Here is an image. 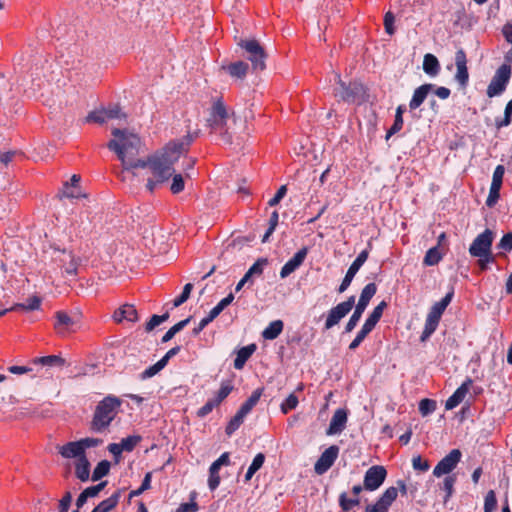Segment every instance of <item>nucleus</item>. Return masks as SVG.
Returning <instances> with one entry per match:
<instances>
[{
  "label": "nucleus",
  "instance_id": "obj_1",
  "mask_svg": "<svg viewBox=\"0 0 512 512\" xmlns=\"http://www.w3.org/2000/svg\"><path fill=\"white\" fill-rule=\"evenodd\" d=\"M197 136L198 132L194 134L188 132L182 140L167 144L161 154L149 157L147 160L135 162L132 166L137 168L149 167L154 178H156L158 182L164 183L175 172L173 167L175 162L178 161L183 153L188 152L191 143Z\"/></svg>",
  "mask_w": 512,
  "mask_h": 512
},
{
  "label": "nucleus",
  "instance_id": "obj_2",
  "mask_svg": "<svg viewBox=\"0 0 512 512\" xmlns=\"http://www.w3.org/2000/svg\"><path fill=\"white\" fill-rule=\"evenodd\" d=\"M236 119L234 113H230L222 98L213 101L208 109L206 126L209 133L214 135L224 144L231 145L235 135L234 125Z\"/></svg>",
  "mask_w": 512,
  "mask_h": 512
},
{
  "label": "nucleus",
  "instance_id": "obj_3",
  "mask_svg": "<svg viewBox=\"0 0 512 512\" xmlns=\"http://www.w3.org/2000/svg\"><path fill=\"white\" fill-rule=\"evenodd\" d=\"M111 133L114 138L107 143V148L117 155L125 169L134 168L133 163L142 161L136 159L141 147L140 137L127 129L114 128Z\"/></svg>",
  "mask_w": 512,
  "mask_h": 512
},
{
  "label": "nucleus",
  "instance_id": "obj_4",
  "mask_svg": "<svg viewBox=\"0 0 512 512\" xmlns=\"http://www.w3.org/2000/svg\"><path fill=\"white\" fill-rule=\"evenodd\" d=\"M121 404V400L116 396L104 397L95 407L89 429L94 433L107 431L118 414Z\"/></svg>",
  "mask_w": 512,
  "mask_h": 512
},
{
  "label": "nucleus",
  "instance_id": "obj_5",
  "mask_svg": "<svg viewBox=\"0 0 512 512\" xmlns=\"http://www.w3.org/2000/svg\"><path fill=\"white\" fill-rule=\"evenodd\" d=\"M493 240L494 233L490 229H485L477 235L469 247V254L478 258V266L482 271L487 269L488 264L495 261L492 254Z\"/></svg>",
  "mask_w": 512,
  "mask_h": 512
},
{
  "label": "nucleus",
  "instance_id": "obj_6",
  "mask_svg": "<svg viewBox=\"0 0 512 512\" xmlns=\"http://www.w3.org/2000/svg\"><path fill=\"white\" fill-rule=\"evenodd\" d=\"M338 87L335 96L347 103H362L366 100V88L358 81L346 83L339 74L336 75Z\"/></svg>",
  "mask_w": 512,
  "mask_h": 512
},
{
  "label": "nucleus",
  "instance_id": "obj_7",
  "mask_svg": "<svg viewBox=\"0 0 512 512\" xmlns=\"http://www.w3.org/2000/svg\"><path fill=\"white\" fill-rule=\"evenodd\" d=\"M377 292V286L375 283H368L361 291L358 303L355 306L354 312L349 318L348 322L345 325L344 332L350 333L357 326L359 320L362 317L363 312L367 308L370 300Z\"/></svg>",
  "mask_w": 512,
  "mask_h": 512
},
{
  "label": "nucleus",
  "instance_id": "obj_8",
  "mask_svg": "<svg viewBox=\"0 0 512 512\" xmlns=\"http://www.w3.org/2000/svg\"><path fill=\"white\" fill-rule=\"evenodd\" d=\"M398 491L402 495L407 494V486L403 480L397 481V487H388L377 499L375 504L367 505L365 512H388L392 503L398 496Z\"/></svg>",
  "mask_w": 512,
  "mask_h": 512
},
{
  "label": "nucleus",
  "instance_id": "obj_9",
  "mask_svg": "<svg viewBox=\"0 0 512 512\" xmlns=\"http://www.w3.org/2000/svg\"><path fill=\"white\" fill-rule=\"evenodd\" d=\"M238 45L245 50L247 59L251 62L254 70L263 71L266 68L267 54L257 40L241 39Z\"/></svg>",
  "mask_w": 512,
  "mask_h": 512
},
{
  "label": "nucleus",
  "instance_id": "obj_10",
  "mask_svg": "<svg viewBox=\"0 0 512 512\" xmlns=\"http://www.w3.org/2000/svg\"><path fill=\"white\" fill-rule=\"evenodd\" d=\"M512 69L507 63H503L495 72L489 85L487 86L486 94L489 98L501 95L511 78Z\"/></svg>",
  "mask_w": 512,
  "mask_h": 512
},
{
  "label": "nucleus",
  "instance_id": "obj_11",
  "mask_svg": "<svg viewBox=\"0 0 512 512\" xmlns=\"http://www.w3.org/2000/svg\"><path fill=\"white\" fill-rule=\"evenodd\" d=\"M52 260L56 263L63 273L69 276H75L78 263L71 251L66 249L53 248Z\"/></svg>",
  "mask_w": 512,
  "mask_h": 512
},
{
  "label": "nucleus",
  "instance_id": "obj_12",
  "mask_svg": "<svg viewBox=\"0 0 512 512\" xmlns=\"http://www.w3.org/2000/svg\"><path fill=\"white\" fill-rule=\"evenodd\" d=\"M355 305V296L352 295L347 298L346 301H343L333 307L326 318L325 321V329L329 330L333 326L337 325L342 318H344L354 307Z\"/></svg>",
  "mask_w": 512,
  "mask_h": 512
},
{
  "label": "nucleus",
  "instance_id": "obj_13",
  "mask_svg": "<svg viewBox=\"0 0 512 512\" xmlns=\"http://www.w3.org/2000/svg\"><path fill=\"white\" fill-rule=\"evenodd\" d=\"M387 470L382 465L371 466L364 475V489L367 491L377 490L385 481Z\"/></svg>",
  "mask_w": 512,
  "mask_h": 512
},
{
  "label": "nucleus",
  "instance_id": "obj_14",
  "mask_svg": "<svg viewBox=\"0 0 512 512\" xmlns=\"http://www.w3.org/2000/svg\"><path fill=\"white\" fill-rule=\"evenodd\" d=\"M462 453L459 449L451 450L444 458H442L433 469V475L440 477L444 474L452 472L461 460Z\"/></svg>",
  "mask_w": 512,
  "mask_h": 512
},
{
  "label": "nucleus",
  "instance_id": "obj_15",
  "mask_svg": "<svg viewBox=\"0 0 512 512\" xmlns=\"http://www.w3.org/2000/svg\"><path fill=\"white\" fill-rule=\"evenodd\" d=\"M369 256V251L367 249L361 251L356 259L352 262L350 267L348 268L345 277L343 278L339 288L338 292L343 293L348 289L350 286L354 276L359 271V269L362 267V265L366 262Z\"/></svg>",
  "mask_w": 512,
  "mask_h": 512
},
{
  "label": "nucleus",
  "instance_id": "obj_16",
  "mask_svg": "<svg viewBox=\"0 0 512 512\" xmlns=\"http://www.w3.org/2000/svg\"><path fill=\"white\" fill-rule=\"evenodd\" d=\"M455 65L457 69L454 76L455 81L462 88H465L469 82V72L467 68L466 52L462 48L458 49L455 53Z\"/></svg>",
  "mask_w": 512,
  "mask_h": 512
},
{
  "label": "nucleus",
  "instance_id": "obj_17",
  "mask_svg": "<svg viewBox=\"0 0 512 512\" xmlns=\"http://www.w3.org/2000/svg\"><path fill=\"white\" fill-rule=\"evenodd\" d=\"M339 455V447L337 445H331L328 447L319 457L315 463L314 469L317 474H323L328 471Z\"/></svg>",
  "mask_w": 512,
  "mask_h": 512
},
{
  "label": "nucleus",
  "instance_id": "obj_18",
  "mask_svg": "<svg viewBox=\"0 0 512 512\" xmlns=\"http://www.w3.org/2000/svg\"><path fill=\"white\" fill-rule=\"evenodd\" d=\"M308 254V247H302L297 251L292 258H290L281 268L280 277L286 278L298 269L304 262Z\"/></svg>",
  "mask_w": 512,
  "mask_h": 512
},
{
  "label": "nucleus",
  "instance_id": "obj_19",
  "mask_svg": "<svg viewBox=\"0 0 512 512\" xmlns=\"http://www.w3.org/2000/svg\"><path fill=\"white\" fill-rule=\"evenodd\" d=\"M56 322L55 329L60 334H65L70 331H74L75 327L78 325L79 317L70 316L68 313L64 311L56 312Z\"/></svg>",
  "mask_w": 512,
  "mask_h": 512
},
{
  "label": "nucleus",
  "instance_id": "obj_20",
  "mask_svg": "<svg viewBox=\"0 0 512 512\" xmlns=\"http://www.w3.org/2000/svg\"><path fill=\"white\" fill-rule=\"evenodd\" d=\"M473 381L471 378H467L455 391L454 393L446 400L445 409L452 410L457 407L466 397L470 386Z\"/></svg>",
  "mask_w": 512,
  "mask_h": 512
},
{
  "label": "nucleus",
  "instance_id": "obj_21",
  "mask_svg": "<svg viewBox=\"0 0 512 512\" xmlns=\"http://www.w3.org/2000/svg\"><path fill=\"white\" fill-rule=\"evenodd\" d=\"M347 423V411L345 409H337L330 421L329 427L326 431L327 435H334L342 432Z\"/></svg>",
  "mask_w": 512,
  "mask_h": 512
},
{
  "label": "nucleus",
  "instance_id": "obj_22",
  "mask_svg": "<svg viewBox=\"0 0 512 512\" xmlns=\"http://www.w3.org/2000/svg\"><path fill=\"white\" fill-rule=\"evenodd\" d=\"M434 87L435 85L431 83H426L417 87L414 90L412 98L409 102L410 110H416L419 108L427 98L428 94L434 89Z\"/></svg>",
  "mask_w": 512,
  "mask_h": 512
},
{
  "label": "nucleus",
  "instance_id": "obj_23",
  "mask_svg": "<svg viewBox=\"0 0 512 512\" xmlns=\"http://www.w3.org/2000/svg\"><path fill=\"white\" fill-rule=\"evenodd\" d=\"M59 453L64 458H77L80 459L83 456H86L83 448L80 444V441H72L68 442L59 449Z\"/></svg>",
  "mask_w": 512,
  "mask_h": 512
},
{
  "label": "nucleus",
  "instance_id": "obj_24",
  "mask_svg": "<svg viewBox=\"0 0 512 512\" xmlns=\"http://www.w3.org/2000/svg\"><path fill=\"white\" fill-rule=\"evenodd\" d=\"M387 307V303L385 301H381L371 312V314L368 316V318L365 320L364 324L362 325L365 329L368 331H372L376 324L379 322V320L382 317L384 309Z\"/></svg>",
  "mask_w": 512,
  "mask_h": 512
},
{
  "label": "nucleus",
  "instance_id": "obj_25",
  "mask_svg": "<svg viewBox=\"0 0 512 512\" xmlns=\"http://www.w3.org/2000/svg\"><path fill=\"white\" fill-rule=\"evenodd\" d=\"M255 350H256L255 344H249L247 346L240 348L237 351L236 358L234 359V368L237 370H241L244 367L247 360L255 352Z\"/></svg>",
  "mask_w": 512,
  "mask_h": 512
},
{
  "label": "nucleus",
  "instance_id": "obj_26",
  "mask_svg": "<svg viewBox=\"0 0 512 512\" xmlns=\"http://www.w3.org/2000/svg\"><path fill=\"white\" fill-rule=\"evenodd\" d=\"M81 177L79 175L74 174L70 182H66L62 189V194L64 197L67 198H79L81 196L79 183H80Z\"/></svg>",
  "mask_w": 512,
  "mask_h": 512
},
{
  "label": "nucleus",
  "instance_id": "obj_27",
  "mask_svg": "<svg viewBox=\"0 0 512 512\" xmlns=\"http://www.w3.org/2000/svg\"><path fill=\"white\" fill-rule=\"evenodd\" d=\"M122 491L119 489L115 491L110 497L101 501L94 509L93 512H110L119 503Z\"/></svg>",
  "mask_w": 512,
  "mask_h": 512
},
{
  "label": "nucleus",
  "instance_id": "obj_28",
  "mask_svg": "<svg viewBox=\"0 0 512 512\" xmlns=\"http://www.w3.org/2000/svg\"><path fill=\"white\" fill-rule=\"evenodd\" d=\"M453 295L454 290L451 289V291H449L440 301L433 304L428 314L435 316L438 319H441L442 314L452 301Z\"/></svg>",
  "mask_w": 512,
  "mask_h": 512
},
{
  "label": "nucleus",
  "instance_id": "obj_29",
  "mask_svg": "<svg viewBox=\"0 0 512 512\" xmlns=\"http://www.w3.org/2000/svg\"><path fill=\"white\" fill-rule=\"evenodd\" d=\"M223 68L231 77L243 79L248 72L249 65L244 61H236Z\"/></svg>",
  "mask_w": 512,
  "mask_h": 512
},
{
  "label": "nucleus",
  "instance_id": "obj_30",
  "mask_svg": "<svg viewBox=\"0 0 512 512\" xmlns=\"http://www.w3.org/2000/svg\"><path fill=\"white\" fill-rule=\"evenodd\" d=\"M423 70L429 76H436L440 71V64L437 57L431 53H427L423 59Z\"/></svg>",
  "mask_w": 512,
  "mask_h": 512
},
{
  "label": "nucleus",
  "instance_id": "obj_31",
  "mask_svg": "<svg viewBox=\"0 0 512 512\" xmlns=\"http://www.w3.org/2000/svg\"><path fill=\"white\" fill-rule=\"evenodd\" d=\"M283 328L282 320H274L263 330L262 337L266 340H274L282 333Z\"/></svg>",
  "mask_w": 512,
  "mask_h": 512
},
{
  "label": "nucleus",
  "instance_id": "obj_32",
  "mask_svg": "<svg viewBox=\"0 0 512 512\" xmlns=\"http://www.w3.org/2000/svg\"><path fill=\"white\" fill-rule=\"evenodd\" d=\"M263 393V388H257L252 392L250 397L240 406L239 412L243 415H247L257 405Z\"/></svg>",
  "mask_w": 512,
  "mask_h": 512
},
{
  "label": "nucleus",
  "instance_id": "obj_33",
  "mask_svg": "<svg viewBox=\"0 0 512 512\" xmlns=\"http://www.w3.org/2000/svg\"><path fill=\"white\" fill-rule=\"evenodd\" d=\"M90 474V463L86 456L77 459L75 463V475L76 477L85 482L89 479Z\"/></svg>",
  "mask_w": 512,
  "mask_h": 512
},
{
  "label": "nucleus",
  "instance_id": "obj_34",
  "mask_svg": "<svg viewBox=\"0 0 512 512\" xmlns=\"http://www.w3.org/2000/svg\"><path fill=\"white\" fill-rule=\"evenodd\" d=\"M439 322H440V319H438L435 316H432L430 314H427L424 329L420 336V340L422 342H425L436 331Z\"/></svg>",
  "mask_w": 512,
  "mask_h": 512
},
{
  "label": "nucleus",
  "instance_id": "obj_35",
  "mask_svg": "<svg viewBox=\"0 0 512 512\" xmlns=\"http://www.w3.org/2000/svg\"><path fill=\"white\" fill-rule=\"evenodd\" d=\"M339 507L343 512L350 511L353 507L358 506L360 504V499L358 496H354L353 498H348L346 492H342L339 495Z\"/></svg>",
  "mask_w": 512,
  "mask_h": 512
},
{
  "label": "nucleus",
  "instance_id": "obj_36",
  "mask_svg": "<svg viewBox=\"0 0 512 512\" xmlns=\"http://www.w3.org/2000/svg\"><path fill=\"white\" fill-rule=\"evenodd\" d=\"M33 363L42 366H64L65 360L58 355H48L35 358Z\"/></svg>",
  "mask_w": 512,
  "mask_h": 512
},
{
  "label": "nucleus",
  "instance_id": "obj_37",
  "mask_svg": "<svg viewBox=\"0 0 512 512\" xmlns=\"http://www.w3.org/2000/svg\"><path fill=\"white\" fill-rule=\"evenodd\" d=\"M191 321V316L173 325L162 337V343L170 341L178 332L183 330Z\"/></svg>",
  "mask_w": 512,
  "mask_h": 512
},
{
  "label": "nucleus",
  "instance_id": "obj_38",
  "mask_svg": "<svg viewBox=\"0 0 512 512\" xmlns=\"http://www.w3.org/2000/svg\"><path fill=\"white\" fill-rule=\"evenodd\" d=\"M265 461V455L263 453H258L252 463L250 464L246 474H245V481L248 482L251 480L253 475L263 466Z\"/></svg>",
  "mask_w": 512,
  "mask_h": 512
},
{
  "label": "nucleus",
  "instance_id": "obj_39",
  "mask_svg": "<svg viewBox=\"0 0 512 512\" xmlns=\"http://www.w3.org/2000/svg\"><path fill=\"white\" fill-rule=\"evenodd\" d=\"M234 300V294L229 293L226 297H224L215 307H213L210 312L208 313V316L214 320L218 315L227 307L229 306Z\"/></svg>",
  "mask_w": 512,
  "mask_h": 512
},
{
  "label": "nucleus",
  "instance_id": "obj_40",
  "mask_svg": "<svg viewBox=\"0 0 512 512\" xmlns=\"http://www.w3.org/2000/svg\"><path fill=\"white\" fill-rule=\"evenodd\" d=\"M441 259L442 254L440 253L438 246H435L428 249L424 256L423 263L426 266H434L437 265Z\"/></svg>",
  "mask_w": 512,
  "mask_h": 512
},
{
  "label": "nucleus",
  "instance_id": "obj_41",
  "mask_svg": "<svg viewBox=\"0 0 512 512\" xmlns=\"http://www.w3.org/2000/svg\"><path fill=\"white\" fill-rule=\"evenodd\" d=\"M111 464L108 460L100 461L93 470L92 480L98 481L109 474Z\"/></svg>",
  "mask_w": 512,
  "mask_h": 512
},
{
  "label": "nucleus",
  "instance_id": "obj_42",
  "mask_svg": "<svg viewBox=\"0 0 512 512\" xmlns=\"http://www.w3.org/2000/svg\"><path fill=\"white\" fill-rule=\"evenodd\" d=\"M219 470L220 468L215 463H212L209 468L208 487L211 491L217 489L220 484Z\"/></svg>",
  "mask_w": 512,
  "mask_h": 512
},
{
  "label": "nucleus",
  "instance_id": "obj_43",
  "mask_svg": "<svg viewBox=\"0 0 512 512\" xmlns=\"http://www.w3.org/2000/svg\"><path fill=\"white\" fill-rule=\"evenodd\" d=\"M246 416L237 411L233 418L228 422L225 432L228 436H231L244 422Z\"/></svg>",
  "mask_w": 512,
  "mask_h": 512
},
{
  "label": "nucleus",
  "instance_id": "obj_44",
  "mask_svg": "<svg viewBox=\"0 0 512 512\" xmlns=\"http://www.w3.org/2000/svg\"><path fill=\"white\" fill-rule=\"evenodd\" d=\"M41 299L38 296L30 297L26 303H19L12 306V309H23L26 311H33L40 308Z\"/></svg>",
  "mask_w": 512,
  "mask_h": 512
},
{
  "label": "nucleus",
  "instance_id": "obj_45",
  "mask_svg": "<svg viewBox=\"0 0 512 512\" xmlns=\"http://www.w3.org/2000/svg\"><path fill=\"white\" fill-rule=\"evenodd\" d=\"M142 437L140 435H131L123 438L119 443L123 451L131 452L141 442Z\"/></svg>",
  "mask_w": 512,
  "mask_h": 512
},
{
  "label": "nucleus",
  "instance_id": "obj_46",
  "mask_svg": "<svg viewBox=\"0 0 512 512\" xmlns=\"http://www.w3.org/2000/svg\"><path fill=\"white\" fill-rule=\"evenodd\" d=\"M233 390V385L230 381L222 382L220 389L218 390L216 396L212 398L216 404H220L224 399L228 397V395Z\"/></svg>",
  "mask_w": 512,
  "mask_h": 512
},
{
  "label": "nucleus",
  "instance_id": "obj_47",
  "mask_svg": "<svg viewBox=\"0 0 512 512\" xmlns=\"http://www.w3.org/2000/svg\"><path fill=\"white\" fill-rule=\"evenodd\" d=\"M164 368H165V364L161 360H159L154 365H152V366L148 367L147 369H145L139 375V378L141 380H146L148 378H151V377L155 376L156 374H158Z\"/></svg>",
  "mask_w": 512,
  "mask_h": 512
},
{
  "label": "nucleus",
  "instance_id": "obj_48",
  "mask_svg": "<svg viewBox=\"0 0 512 512\" xmlns=\"http://www.w3.org/2000/svg\"><path fill=\"white\" fill-rule=\"evenodd\" d=\"M437 403L435 400L432 399H422L419 402V412L422 416H427L428 414L433 413L436 410Z\"/></svg>",
  "mask_w": 512,
  "mask_h": 512
},
{
  "label": "nucleus",
  "instance_id": "obj_49",
  "mask_svg": "<svg viewBox=\"0 0 512 512\" xmlns=\"http://www.w3.org/2000/svg\"><path fill=\"white\" fill-rule=\"evenodd\" d=\"M512 121V99L506 104L504 110V117L501 120H496L495 125L497 129L508 126Z\"/></svg>",
  "mask_w": 512,
  "mask_h": 512
},
{
  "label": "nucleus",
  "instance_id": "obj_50",
  "mask_svg": "<svg viewBox=\"0 0 512 512\" xmlns=\"http://www.w3.org/2000/svg\"><path fill=\"white\" fill-rule=\"evenodd\" d=\"M195 499L196 493L192 492L190 494V502L180 504L175 512H196L199 509V506Z\"/></svg>",
  "mask_w": 512,
  "mask_h": 512
},
{
  "label": "nucleus",
  "instance_id": "obj_51",
  "mask_svg": "<svg viewBox=\"0 0 512 512\" xmlns=\"http://www.w3.org/2000/svg\"><path fill=\"white\" fill-rule=\"evenodd\" d=\"M169 318V313L166 312L163 315H153L150 320L146 323V332H151L155 327L165 322Z\"/></svg>",
  "mask_w": 512,
  "mask_h": 512
},
{
  "label": "nucleus",
  "instance_id": "obj_52",
  "mask_svg": "<svg viewBox=\"0 0 512 512\" xmlns=\"http://www.w3.org/2000/svg\"><path fill=\"white\" fill-rule=\"evenodd\" d=\"M106 119H107V117H106L105 109L104 110H96V111L90 112L86 116L85 122L103 124L106 121Z\"/></svg>",
  "mask_w": 512,
  "mask_h": 512
},
{
  "label": "nucleus",
  "instance_id": "obj_53",
  "mask_svg": "<svg viewBox=\"0 0 512 512\" xmlns=\"http://www.w3.org/2000/svg\"><path fill=\"white\" fill-rule=\"evenodd\" d=\"M192 289L193 285L191 283H187L184 286L182 293L174 299L173 306L179 307L185 303L189 299Z\"/></svg>",
  "mask_w": 512,
  "mask_h": 512
},
{
  "label": "nucleus",
  "instance_id": "obj_54",
  "mask_svg": "<svg viewBox=\"0 0 512 512\" xmlns=\"http://www.w3.org/2000/svg\"><path fill=\"white\" fill-rule=\"evenodd\" d=\"M124 314V319L130 322L138 321V313L134 305L124 304L121 306Z\"/></svg>",
  "mask_w": 512,
  "mask_h": 512
},
{
  "label": "nucleus",
  "instance_id": "obj_55",
  "mask_svg": "<svg viewBox=\"0 0 512 512\" xmlns=\"http://www.w3.org/2000/svg\"><path fill=\"white\" fill-rule=\"evenodd\" d=\"M456 483V476L455 475H448L444 478L443 481V489L446 492L445 501H447L454 492V485Z\"/></svg>",
  "mask_w": 512,
  "mask_h": 512
},
{
  "label": "nucleus",
  "instance_id": "obj_56",
  "mask_svg": "<svg viewBox=\"0 0 512 512\" xmlns=\"http://www.w3.org/2000/svg\"><path fill=\"white\" fill-rule=\"evenodd\" d=\"M298 405V398L295 394L291 393L281 404V411L287 414L290 410H293Z\"/></svg>",
  "mask_w": 512,
  "mask_h": 512
},
{
  "label": "nucleus",
  "instance_id": "obj_57",
  "mask_svg": "<svg viewBox=\"0 0 512 512\" xmlns=\"http://www.w3.org/2000/svg\"><path fill=\"white\" fill-rule=\"evenodd\" d=\"M172 184L170 186V190L173 194H178L184 190V178L181 174L173 173Z\"/></svg>",
  "mask_w": 512,
  "mask_h": 512
},
{
  "label": "nucleus",
  "instance_id": "obj_58",
  "mask_svg": "<svg viewBox=\"0 0 512 512\" xmlns=\"http://www.w3.org/2000/svg\"><path fill=\"white\" fill-rule=\"evenodd\" d=\"M268 264L266 258H259L256 262L248 269L253 276H260L263 273L264 267Z\"/></svg>",
  "mask_w": 512,
  "mask_h": 512
},
{
  "label": "nucleus",
  "instance_id": "obj_59",
  "mask_svg": "<svg viewBox=\"0 0 512 512\" xmlns=\"http://www.w3.org/2000/svg\"><path fill=\"white\" fill-rule=\"evenodd\" d=\"M370 333V331H368L367 329H365L363 326L361 327V329L358 331L356 337L354 338V340L350 343L349 345V349L350 350H355L356 348L359 347V345L364 341V339L367 337V335Z\"/></svg>",
  "mask_w": 512,
  "mask_h": 512
},
{
  "label": "nucleus",
  "instance_id": "obj_60",
  "mask_svg": "<svg viewBox=\"0 0 512 512\" xmlns=\"http://www.w3.org/2000/svg\"><path fill=\"white\" fill-rule=\"evenodd\" d=\"M497 506V500L496 496L493 490H490L486 497L484 502V512H492Z\"/></svg>",
  "mask_w": 512,
  "mask_h": 512
},
{
  "label": "nucleus",
  "instance_id": "obj_61",
  "mask_svg": "<svg viewBox=\"0 0 512 512\" xmlns=\"http://www.w3.org/2000/svg\"><path fill=\"white\" fill-rule=\"evenodd\" d=\"M107 119H120L125 118L126 115L122 112L120 106L114 105L105 109Z\"/></svg>",
  "mask_w": 512,
  "mask_h": 512
},
{
  "label": "nucleus",
  "instance_id": "obj_62",
  "mask_svg": "<svg viewBox=\"0 0 512 512\" xmlns=\"http://www.w3.org/2000/svg\"><path fill=\"white\" fill-rule=\"evenodd\" d=\"M412 466L415 470L419 471H427L430 468V465L427 460H423L420 455L413 457Z\"/></svg>",
  "mask_w": 512,
  "mask_h": 512
},
{
  "label": "nucleus",
  "instance_id": "obj_63",
  "mask_svg": "<svg viewBox=\"0 0 512 512\" xmlns=\"http://www.w3.org/2000/svg\"><path fill=\"white\" fill-rule=\"evenodd\" d=\"M218 404L213 399H209L197 412V415L199 417H205L209 413L212 412V410L217 407Z\"/></svg>",
  "mask_w": 512,
  "mask_h": 512
},
{
  "label": "nucleus",
  "instance_id": "obj_64",
  "mask_svg": "<svg viewBox=\"0 0 512 512\" xmlns=\"http://www.w3.org/2000/svg\"><path fill=\"white\" fill-rule=\"evenodd\" d=\"M498 248L502 249L504 251L512 250V233L511 232L503 235L500 242L498 243Z\"/></svg>",
  "mask_w": 512,
  "mask_h": 512
}]
</instances>
